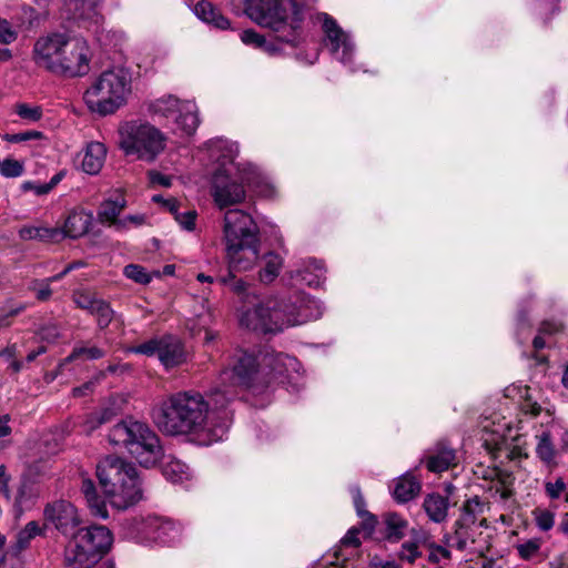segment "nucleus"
<instances>
[{
    "instance_id": "obj_45",
    "label": "nucleus",
    "mask_w": 568,
    "mask_h": 568,
    "mask_svg": "<svg viewBox=\"0 0 568 568\" xmlns=\"http://www.w3.org/2000/svg\"><path fill=\"white\" fill-rule=\"evenodd\" d=\"M519 394L523 399L521 409L525 414L531 415L534 417L541 414L542 407L534 398L530 387L524 386L523 388L519 389Z\"/></svg>"
},
{
    "instance_id": "obj_57",
    "label": "nucleus",
    "mask_w": 568,
    "mask_h": 568,
    "mask_svg": "<svg viewBox=\"0 0 568 568\" xmlns=\"http://www.w3.org/2000/svg\"><path fill=\"white\" fill-rule=\"evenodd\" d=\"M161 338H152L131 348L132 353L152 356L159 355Z\"/></svg>"
},
{
    "instance_id": "obj_63",
    "label": "nucleus",
    "mask_w": 568,
    "mask_h": 568,
    "mask_svg": "<svg viewBox=\"0 0 568 568\" xmlns=\"http://www.w3.org/2000/svg\"><path fill=\"white\" fill-rule=\"evenodd\" d=\"M111 418V413L110 410L105 409L103 412H100V413H97L92 416H90L88 419H87V429L88 430H93L95 429L97 427H99L100 425L109 422Z\"/></svg>"
},
{
    "instance_id": "obj_11",
    "label": "nucleus",
    "mask_w": 568,
    "mask_h": 568,
    "mask_svg": "<svg viewBox=\"0 0 568 568\" xmlns=\"http://www.w3.org/2000/svg\"><path fill=\"white\" fill-rule=\"evenodd\" d=\"M112 541V534L104 526L79 528L65 547V561L90 567L110 549Z\"/></svg>"
},
{
    "instance_id": "obj_6",
    "label": "nucleus",
    "mask_w": 568,
    "mask_h": 568,
    "mask_svg": "<svg viewBox=\"0 0 568 568\" xmlns=\"http://www.w3.org/2000/svg\"><path fill=\"white\" fill-rule=\"evenodd\" d=\"M97 476L110 504L116 509H128L143 498L141 479L132 463L108 456L98 464Z\"/></svg>"
},
{
    "instance_id": "obj_15",
    "label": "nucleus",
    "mask_w": 568,
    "mask_h": 568,
    "mask_svg": "<svg viewBox=\"0 0 568 568\" xmlns=\"http://www.w3.org/2000/svg\"><path fill=\"white\" fill-rule=\"evenodd\" d=\"M276 297H267L261 300L257 296L247 295V301L244 303L240 313V324L248 331L262 334L278 333L277 315H274V307H276Z\"/></svg>"
},
{
    "instance_id": "obj_36",
    "label": "nucleus",
    "mask_w": 568,
    "mask_h": 568,
    "mask_svg": "<svg viewBox=\"0 0 568 568\" xmlns=\"http://www.w3.org/2000/svg\"><path fill=\"white\" fill-rule=\"evenodd\" d=\"M81 493L83 494L92 515L105 519L108 517L105 504L97 494V489L92 480L82 479Z\"/></svg>"
},
{
    "instance_id": "obj_13",
    "label": "nucleus",
    "mask_w": 568,
    "mask_h": 568,
    "mask_svg": "<svg viewBox=\"0 0 568 568\" xmlns=\"http://www.w3.org/2000/svg\"><path fill=\"white\" fill-rule=\"evenodd\" d=\"M276 302L274 315H277L278 321L283 322L278 323V333L287 327L318 320L324 311L320 301L302 292H296L287 297H276Z\"/></svg>"
},
{
    "instance_id": "obj_41",
    "label": "nucleus",
    "mask_w": 568,
    "mask_h": 568,
    "mask_svg": "<svg viewBox=\"0 0 568 568\" xmlns=\"http://www.w3.org/2000/svg\"><path fill=\"white\" fill-rule=\"evenodd\" d=\"M282 265L283 260L280 255L272 252L265 254L264 266L258 273L261 282L265 284L273 282L280 274Z\"/></svg>"
},
{
    "instance_id": "obj_51",
    "label": "nucleus",
    "mask_w": 568,
    "mask_h": 568,
    "mask_svg": "<svg viewBox=\"0 0 568 568\" xmlns=\"http://www.w3.org/2000/svg\"><path fill=\"white\" fill-rule=\"evenodd\" d=\"M24 171L23 164L13 159H6L0 162V174L4 178H18Z\"/></svg>"
},
{
    "instance_id": "obj_14",
    "label": "nucleus",
    "mask_w": 568,
    "mask_h": 568,
    "mask_svg": "<svg viewBox=\"0 0 568 568\" xmlns=\"http://www.w3.org/2000/svg\"><path fill=\"white\" fill-rule=\"evenodd\" d=\"M150 111L154 115L172 120L176 125L175 130L180 131L182 135H192L200 124L195 103L181 101L173 95L155 100L150 105Z\"/></svg>"
},
{
    "instance_id": "obj_3",
    "label": "nucleus",
    "mask_w": 568,
    "mask_h": 568,
    "mask_svg": "<svg viewBox=\"0 0 568 568\" xmlns=\"http://www.w3.org/2000/svg\"><path fill=\"white\" fill-rule=\"evenodd\" d=\"M92 58L87 40L69 32L53 31L33 43L32 60L54 75L77 78L88 74Z\"/></svg>"
},
{
    "instance_id": "obj_34",
    "label": "nucleus",
    "mask_w": 568,
    "mask_h": 568,
    "mask_svg": "<svg viewBox=\"0 0 568 568\" xmlns=\"http://www.w3.org/2000/svg\"><path fill=\"white\" fill-rule=\"evenodd\" d=\"M485 504L480 500L478 496L471 497L467 499L462 506L460 517L456 520L466 526L475 527L477 523L481 526L486 520L480 518L484 514Z\"/></svg>"
},
{
    "instance_id": "obj_54",
    "label": "nucleus",
    "mask_w": 568,
    "mask_h": 568,
    "mask_svg": "<svg viewBox=\"0 0 568 568\" xmlns=\"http://www.w3.org/2000/svg\"><path fill=\"white\" fill-rule=\"evenodd\" d=\"M73 302L77 304L78 307L91 313L95 306V303L99 302V298H97L93 294L89 292L78 291L73 294Z\"/></svg>"
},
{
    "instance_id": "obj_44",
    "label": "nucleus",
    "mask_w": 568,
    "mask_h": 568,
    "mask_svg": "<svg viewBox=\"0 0 568 568\" xmlns=\"http://www.w3.org/2000/svg\"><path fill=\"white\" fill-rule=\"evenodd\" d=\"M534 523L540 531H549L555 526V511L547 508H535L531 511Z\"/></svg>"
},
{
    "instance_id": "obj_21",
    "label": "nucleus",
    "mask_w": 568,
    "mask_h": 568,
    "mask_svg": "<svg viewBox=\"0 0 568 568\" xmlns=\"http://www.w3.org/2000/svg\"><path fill=\"white\" fill-rule=\"evenodd\" d=\"M477 477L488 481L487 489L494 491L495 495H499L500 500H506L511 495L510 486L513 485V475L498 467L478 466L475 470Z\"/></svg>"
},
{
    "instance_id": "obj_16",
    "label": "nucleus",
    "mask_w": 568,
    "mask_h": 568,
    "mask_svg": "<svg viewBox=\"0 0 568 568\" xmlns=\"http://www.w3.org/2000/svg\"><path fill=\"white\" fill-rule=\"evenodd\" d=\"M262 376L272 383H293L300 376V362L287 354L276 353L273 349H261Z\"/></svg>"
},
{
    "instance_id": "obj_5",
    "label": "nucleus",
    "mask_w": 568,
    "mask_h": 568,
    "mask_svg": "<svg viewBox=\"0 0 568 568\" xmlns=\"http://www.w3.org/2000/svg\"><path fill=\"white\" fill-rule=\"evenodd\" d=\"M288 1L291 14L282 8L278 0H243V3L244 11L252 21L271 29L280 42L297 47L301 41L305 0Z\"/></svg>"
},
{
    "instance_id": "obj_4",
    "label": "nucleus",
    "mask_w": 568,
    "mask_h": 568,
    "mask_svg": "<svg viewBox=\"0 0 568 568\" xmlns=\"http://www.w3.org/2000/svg\"><path fill=\"white\" fill-rule=\"evenodd\" d=\"M223 242L231 270L248 271L260 258V230L253 217L240 209L224 213Z\"/></svg>"
},
{
    "instance_id": "obj_53",
    "label": "nucleus",
    "mask_w": 568,
    "mask_h": 568,
    "mask_svg": "<svg viewBox=\"0 0 568 568\" xmlns=\"http://www.w3.org/2000/svg\"><path fill=\"white\" fill-rule=\"evenodd\" d=\"M428 548V561L432 564H439L443 560H449L452 557L449 547H444L440 545H436L430 542L427 545Z\"/></svg>"
},
{
    "instance_id": "obj_35",
    "label": "nucleus",
    "mask_w": 568,
    "mask_h": 568,
    "mask_svg": "<svg viewBox=\"0 0 568 568\" xmlns=\"http://www.w3.org/2000/svg\"><path fill=\"white\" fill-rule=\"evenodd\" d=\"M61 235L60 227L23 226L19 231V236L23 241L60 242Z\"/></svg>"
},
{
    "instance_id": "obj_8",
    "label": "nucleus",
    "mask_w": 568,
    "mask_h": 568,
    "mask_svg": "<svg viewBox=\"0 0 568 568\" xmlns=\"http://www.w3.org/2000/svg\"><path fill=\"white\" fill-rule=\"evenodd\" d=\"M109 442L124 448L144 467L154 466L163 456L158 435L145 423L124 419L109 432Z\"/></svg>"
},
{
    "instance_id": "obj_52",
    "label": "nucleus",
    "mask_w": 568,
    "mask_h": 568,
    "mask_svg": "<svg viewBox=\"0 0 568 568\" xmlns=\"http://www.w3.org/2000/svg\"><path fill=\"white\" fill-rule=\"evenodd\" d=\"M420 556H422V552L419 550V541L418 540L405 541L402 545L400 550L398 552L399 559L406 560L409 564L415 562V560L417 558H419Z\"/></svg>"
},
{
    "instance_id": "obj_59",
    "label": "nucleus",
    "mask_w": 568,
    "mask_h": 568,
    "mask_svg": "<svg viewBox=\"0 0 568 568\" xmlns=\"http://www.w3.org/2000/svg\"><path fill=\"white\" fill-rule=\"evenodd\" d=\"M60 336H61L60 327L54 323L43 325L39 329L40 339L48 342V343L57 342L60 338Z\"/></svg>"
},
{
    "instance_id": "obj_1",
    "label": "nucleus",
    "mask_w": 568,
    "mask_h": 568,
    "mask_svg": "<svg viewBox=\"0 0 568 568\" xmlns=\"http://www.w3.org/2000/svg\"><path fill=\"white\" fill-rule=\"evenodd\" d=\"M207 405L200 393L180 392L153 410V419L160 430L168 435H186L191 442L209 446L224 439L225 422L212 426Z\"/></svg>"
},
{
    "instance_id": "obj_26",
    "label": "nucleus",
    "mask_w": 568,
    "mask_h": 568,
    "mask_svg": "<svg viewBox=\"0 0 568 568\" xmlns=\"http://www.w3.org/2000/svg\"><path fill=\"white\" fill-rule=\"evenodd\" d=\"M102 0H65L64 7L70 18L91 20L98 27L102 17L97 7Z\"/></svg>"
},
{
    "instance_id": "obj_43",
    "label": "nucleus",
    "mask_w": 568,
    "mask_h": 568,
    "mask_svg": "<svg viewBox=\"0 0 568 568\" xmlns=\"http://www.w3.org/2000/svg\"><path fill=\"white\" fill-rule=\"evenodd\" d=\"M105 355V352L97 346H84V345H75L68 357H65L64 363H71L81 357H85L87 359H99Z\"/></svg>"
},
{
    "instance_id": "obj_58",
    "label": "nucleus",
    "mask_w": 568,
    "mask_h": 568,
    "mask_svg": "<svg viewBox=\"0 0 568 568\" xmlns=\"http://www.w3.org/2000/svg\"><path fill=\"white\" fill-rule=\"evenodd\" d=\"M18 38V31L11 26V23L0 18V43L10 44Z\"/></svg>"
},
{
    "instance_id": "obj_37",
    "label": "nucleus",
    "mask_w": 568,
    "mask_h": 568,
    "mask_svg": "<svg viewBox=\"0 0 568 568\" xmlns=\"http://www.w3.org/2000/svg\"><path fill=\"white\" fill-rule=\"evenodd\" d=\"M386 526L385 535L390 541H398L402 539L408 528V521L396 513H388L384 516Z\"/></svg>"
},
{
    "instance_id": "obj_60",
    "label": "nucleus",
    "mask_w": 568,
    "mask_h": 568,
    "mask_svg": "<svg viewBox=\"0 0 568 568\" xmlns=\"http://www.w3.org/2000/svg\"><path fill=\"white\" fill-rule=\"evenodd\" d=\"M41 136H42L41 132L32 130V131H26V132H20V133H14V134L6 133L2 135V139L10 143H21V142H26L29 140H37V139H40Z\"/></svg>"
},
{
    "instance_id": "obj_12",
    "label": "nucleus",
    "mask_w": 568,
    "mask_h": 568,
    "mask_svg": "<svg viewBox=\"0 0 568 568\" xmlns=\"http://www.w3.org/2000/svg\"><path fill=\"white\" fill-rule=\"evenodd\" d=\"M547 420L534 426L535 456L549 470L556 469L568 452V428L551 418L546 409Z\"/></svg>"
},
{
    "instance_id": "obj_9",
    "label": "nucleus",
    "mask_w": 568,
    "mask_h": 568,
    "mask_svg": "<svg viewBox=\"0 0 568 568\" xmlns=\"http://www.w3.org/2000/svg\"><path fill=\"white\" fill-rule=\"evenodd\" d=\"M219 381L231 387L245 388L252 394L264 393L268 388V381L262 376L261 349L257 353L236 349L227 357Z\"/></svg>"
},
{
    "instance_id": "obj_55",
    "label": "nucleus",
    "mask_w": 568,
    "mask_h": 568,
    "mask_svg": "<svg viewBox=\"0 0 568 568\" xmlns=\"http://www.w3.org/2000/svg\"><path fill=\"white\" fill-rule=\"evenodd\" d=\"M530 306V298L523 300L518 306V313L516 316V326L517 333L519 334L521 331L529 328V320H528V311Z\"/></svg>"
},
{
    "instance_id": "obj_17",
    "label": "nucleus",
    "mask_w": 568,
    "mask_h": 568,
    "mask_svg": "<svg viewBox=\"0 0 568 568\" xmlns=\"http://www.w3.org/2000/svg\"><path fill=\"white\" fill-rule=\"evenodd\" d=\"M320 19L323 22V30L326 36V45L329 48L331 53L341 63L349 67L352 71L353 57L355 47L347 32H345L327 13L320 14Z\"/></svg>"
},
{
    "instance_id": "obj_33",
    "label": "nucleus",
    "mask_w": 568,
    "mask_h": 568,
    "mask_svg": "<svg viewBox=\"0 0 568 568\" xmlns=\"http://www.w3.org/2000/svg\"><path fill=\"white\" fill-rule=\"evenodd\" d=\"M420 491V483L409 473L400 476L395 483L393 496L398 503H407Z\"/></svg>"
},
{
    "instance_id": "obj_38",
    "label": "nucleus",
    "mask_w": 568,
    "mask_h": 568,
    "mask_svg": "<svg viewBox=\"0 0 568 568\" xmlns=\"http://www.w3.org/2000/svg\"><path fill=\"white\" fill-rule=\"evenodd\" d=\"M165 205L168 206V211L173 214L175 221L183 230L193 231L195 229V221L197 216L195 210L180 212V204L175 199H169L165 201Z\"/></svg>"
},
{
    "instance_id": "obj_31",
    "label": "nucleus",
    "mask_w": 568,
    "mask_h": 568,
    "mask_svg": "<svg viewBox=\"0 0 568 568\" xmlns=\"http://www.w3.org/2000/svg\"><path fill=\"white\" fill-rule=\"evenodd\" d=\"M475 542V534L473 526H466L459 521H455L454 531L445 536V544L449 548L463 551Z\"/></svg>"
},
{
    "instance_id": "obj_25",
    "label": "nucleus",
    "mask_w": 568,
    "mask_h": 568,
    "mask_svg": "<svg viewBox=\"0 0 568 568\" xmlns=\"http://www.w3.org/2000/svg\"><path fill=\"white\" fill-rule=\"evenodd\" d=\"M291 277L296 283L305 284L307 286H320L325 280V268L323 264L316 260L310 258L295 271H291Z\"/></svg>"
},
{
    "instance_id": "obj_64",
    "label": "nucleus",
    "mask_w": 568,
    "mask_h": 568,
    "mask_svg": "<svg viewBox=\"0 0 568 568\" xmlns=\"http://www.w3.org/2000/svg\"><path fill=\"white\" fill-rule=\"evenodd\" d=\"M21 189L24 192L32 191L37 195H45L50 191L45 183H38L32 181H26L21 184Z\"/></svg>"
},
{
    "instance_id": "obj_40",
    "label": "nucleus",
    "mask_w": 568,
    "mask_h": 568,
    "mask_svg": "<svg viewBox=\"0 0 568 568\" xmlns=\"http://www.w3.org/2000/svg\"><path fill=\"white\" fill-rule=\"evenodd\" d=\"M163 476L176 484L190 478L189 467L183 462L170 457L162 466Z\"/></svg>"
},
{
    "instance_id": "obj_22",
    "label": "nucleus",
    "mask_w": 568,
    "mask_h": 568,
    "mask_svg": "<svg viewBox=\"0 0 568 568\" xmlns=\"http://www.w3.org/2000/svg\"><path fill=\"white\" fill-rule=\"evenodd\" d=\"M126 206V200L122 193H116L114 196L104 200L98 210V220L101 223H108L114 226L115 230H125V221H121L119 215Z\"/></svg>"
},
{
    "instance_id": "obj_18",
    "label": "nucleus",
    "mask_w": 568,
    "mask_h": 568,
    "mask_svg": "<svg viewBox=\"0 0 568 568\" xmlns=\"http://www.w3.org/2000/svg\"><path fill=\"white\" fill-rule=\"evenodd\" d=\"M236 396V387H231L229 384L215 386L207 395L206 403L209 404V417L213 425H221L225 422V435L233 418V410L231 409L232 402Z\"/></svg>"
},
{
    "instance_id": "obj_56",
    "label": "nucleus",
    "mask_w": 568,
    "mask_h": 568,
    "mask_svg": "<svg viewBox=\"0 0 568 568\" xmlns=\"http://www.w3.org/2000/svg\"><path fill=\"white\" fill-rule=\"evenodd\" d=\"M229 268H231V267L229 266ZM233 272H236V271L230 270V272L226 276H222L219 280L222 284L229 285L233 292H235L237 294H244L247 290V284L242 278H236L233 275Z\"/></svg>"
},
{
    "instance_id": "obj_24",
    "label": "nucleus",
    "mask_w": 568,
    "mask_h": 568,
    "mask_svg": "<svg viewBox=\"0 0 568 568\" xmlns=\"http://www.w3.org/2000/svg\"><path fill=\"white\" fill-rule=\"evenodd\" d=\"M93 215L84 210H74L69 213L65 219L64 225L60 231L62 232L61 240L65 237L79 239L87 234L92 225Z\"/></svg>"
},
{
    "instance_id": "obj_20",
    "label": "nucleus",
    "mask_w": 568,
    "mask_h": 568,
    "mask_svg": "<svg viewBox=\"0 0 568 568\" xmlns=\"http://www.w3.org/2000/svg\"><path fill=\"white\" fill-rule=\"evenodd\" d=\"M44 518L64 536H72L78 531L81 519L77 508L68 500H55L44 508Z\"/></svg>"
},
{
    "instance_id": "obj_32",
    "label": "nucleus",
    "mask_w": 568,
    "mask_h": 568,
    "mask_svg": "<svg viewBox=\"0 0 568 568\" xmlns=\"http://www.w3.org/2000/svg\"><path fill=\"white\" fill-rule=\"evenodd\" d=\"M542 546L541 537L521 538L514 545V549L521 560L539 561L544 559Z\"/></svg>"
},
{
    "instance_id": "obj_62",
    "label": "nucleus",
    "mask_w": 568,
    "mask_h": 568,
    "mask_svg": "<svg viewBox=\"0 0 568 568\" xmlns=\"http://www.w3.org/2000/svg\"><path fill=\"white\" fill-rule=\"evenodd\" d=\"M50 285L51 283L44 278L42 281H34L30 288L36 292V296L39 301L44 302L48 301L52 295Z\"/></svg>"
},
{
    "instance_id": "obj_23",
    "label": "nucleus",
    "mask_w": 568,
    "mask_h": 568,
    "mask_svg": "<svg viewBox=\"0 0 568 568\" xmlns=\"http://www.w3.org/2000/svg\"><path fill=\"white\" fill-rule=\"evenodd\" d=\"M159 359L165 368L181 365L185 361V351L180 338L172 335L161 337Z\"/></svg>"
},
{
    "instance_id": "obj_2",
    "label": "nucleus",
    "mask_w": 568,
    "mask_h": 568,
    "mask_svg": "<svg viewBox=\"0 0 568 568\" xmlns=\"http://www.w3.org/2000/svg\"><path fill=\"white\" fill-rule=\"evenodd\" d=\"M211 156L216 158L221 168L214 174L212 195L220 209L235 205L245 199L242 183L254 187L263 196H273L274 187L268 184L257 168L252 164H234L237 155V145L227 140L217 138L207 142Z\"/></svg>"
},
{
    "instance_id": "obj_48",
    "label": "nucleus",
    "mask_w": 568,
    "mask_h": 568,
    "mask_svg": "<svg viewBox=\"0 0 568 568\" xmlns=\"http://www.w3.org/2000/svg\"><path fill=\"white\" fill-rule=\"evenodd\" d=\"M544 486L547 497L551 500L559 499L564 493L568 491V483L562 477H557L554 481L547 480Z\"/></svg>"
},
{
    "instance_id": "obj_47",
    "label": "nucleus",
    "mask_w": 568,
    "mask_h": 568,
    "mask_svg": "<svg viewBox=\"0 0 568 568\" xmlns=\"http://www.w3.org/2000/svg\"><path fill=\"white\" fill-rule=\"evenodd\" d=\"M16 113L27 122H38L42 118V109L39 105L28 103H17L14 105Z\"/></svg>"
},
{
    "instance_id": "obj_29",
    "label": "nucleus",
    "mask_w": 568,
    "mask_h": 568,
    "mask_svg": "<svg viewBox=\"0 0 568 568\" xmlns=\"http://www.w3.org/2000/svg\"><path fill=\"white\" fill-rule=\"evenodd\" d=\"M106 149L104 144L100 142H91L87 145L82 161L81 168L88 174H98L105 161Z\"/></svg>"
},
{
    "instance_id": "obj_30",
    "label": "nucleus",
    "mask_w": 568,
    "mask_h": 568,
    "mask_svg": "<svg viewBox=\"0 0 568 568\" xmlns=\"http://www.w3.org/2000/svg\"><path fill=\"white\" fill-rule=\"evenodd\" d=\"M448 497L442 496L438 493L428 494L424 498L423 509L433 523L440 524L445 521L448 516Z\"/></svg>"
},
{
    "instance_id": "obj_7",
    "label": "nucleus",
    "mask_w": 568,
    "mask_h": 568,
    "mask_svg": "<svg viewBox=\"0 0 568 568\" xmlns=\"http://www.w3.org/2000/svg\"><path fill=\"white\" fill-rule=\"evenodd\" d=\"M132 91V75L125 68L103 71L84 93L87 105L100 115H110L123 106Z\"/></svg>"
},
{
    "instance_id": "obj_19",
    "label": "nucleus",
    "mask_w": 568,
    "mask_h": 568,
    "mask_svg": "<svg viewBox=\"0 0 568 568\" xmlns=\"http://www.w3.org/2000/svg\"><path fill=\"white\" fill-rule=\"evenodd\" d=\"M139 531L143 540L166 546H173L179 542L182 535V528L179 524L156 516H150L144 519Z\"/></svg>"
},
{
    "instance_id": "obj_49",
    "label": "nucleus",
    "mask_w": 568,
    "mask_h": 568,
    "mask_svg": "<svg viewBox=\"0 0 568 568\" xmlns=\"http://www.w3.org/2000/svg\"><path fill=\"white\" fill-rule=\"evenodd\" d=\"M123 273L128 278L139 284H148L151 282V276L146 273L145 268L138 264L126 265Z\"/></svg>"
},
{
    "instance_id": "obj_42",
    "label": "nucleus",
    "mask_w": 568,
    "mask_h": 568,
    "mask_svg": "<svg viewBox=\"0 0 568 568\" xmlns=\"http://www.w3.org/2000/svg\"><path fill=\"white\" fill-rule=\"evenodd\" d=\"M42 528L37 521H29L26 527L17 534V550L21 551L26 549L34 537L42 535Z\"/></svg>"
},
{
    "instance_id": "obj_39",
    "label": "nucleus",
    "mask_w": 568,
    "mask_h": 568,
    "mask_svg": "<svg viewBox=\"0 0 568 568\" xmlns=\"http://www.w3.org/2000/svg\"><path fill=\"white\" fill-rule=\"evenodd\" d=\"M455 452L452 448H439L427 459V468L433 473L447 470L455 463Z\"/></svg>"
},
{
    "instance_id": "obj_28",
    "label": "nucleus",
    "mask_w": 568,
    "mask_h": 568,
    "mask_svg": "<svg viewBox=\"0 0 568 568\" xmlns=\"http://www.w3.org/2000/svg\"><path fill=\"white\" fill-rule=\"evenodd\" d=\"M194 14L203 22L220 30L230 28V20L207 0H200L193 7Z\"/></svg>"
},
{
    "instance_id": "obj_10",
    "label": "nucleus",
    "mask_w": 568,
    "mask_h": 568,
    "mask_svg": "<svg viewBox=\"0 0 568 568\" xmlns=\"http://www.w3.org/2000/svg\"><path fill=\"white\" fill-rule=\"evenodd\" d=\"M120 148L126 155L152 162L164 150V135L155 126L139 120L120 125Z\"/></svg>"
},
{
    "instance_id": "obj_46",
    "label": "nucleus",
    "mask_w": 568,
    "mask_h": 568,
    "mask_svg": "<svg viewBox=\"0 0 568 568\" xmlns=\"http://www.w3.org/2000/svg\"><path fill=\"white\" fill-rule=\"evenodd\" d=\"M90 314L97 316L98 325L100 328H105L109 326L113 318L112 308L103 300H99V302L95 303V306Z\"/></svg>"
},
{
    "instance_id": "obj_50",
    "label": "nucleus",
    "mask_w": 568,
    "mask_h": 568,
    "mask_svg": "<svg viewBox=\"0 0 568 568\" xmlns=\"http://www.w3.org/2000/svg\"><path fill=\"white\" fill-rule=\"evenodd\" d=\"M354 505H355V508L357 510V514L361 516V517H367L365 520H364V528L367 529L369 532L374 529V526L376 524V518L368 514L365 509H364V499L359 493L358 489L355 490L354 495Z\"/></svg>"
},
{
    "instance_id": "obj_27",
    "label": "nucleus",
    "mask_w": 568,
    "mask_h": 568,
    "mask_svg": "<svg viewBox=\"0 0 568 568\" xmlns=\"http://www.w3.org/2000/svg\"><path fill=\"white\" fill-rule=\"evenodd\" d=\"M194 14L203 22L220 30L230 28V20L207 0H200L193 7Z\"/></svg>"
},
{
    "instance_id": "obj_61",
    "label": "nucleus",
    "mask_w": 568,
    "mask_h": 568,
    "mask_svg": "<svg viewBox=\"0 0 568 568\" xmlns=\"http://www.w3.org/2000/svg\"><path fill=\"white\" fill-rule=\"evenodd\" d=\"M241 40L246 45H252L258 49L264 48V45L266 44V39L252 29L243 31L241 33Z\"/></svg>"
}]
</instances>
